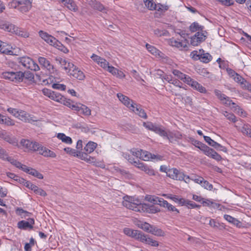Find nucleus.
Returning <instances> with one entry per match:
<instances>
[{"label":"nucleus","mask_w":251,"mask_h":251,"mask_svg":"<svg viewBox=\"0 0 251 251\" xmlns=\"http://www.w3.org/2000/svg\"><path fill=\"white\" fill-rule=\"evenodd\" d=\"M123 205L128 209L135 211H146L150 213H156L160 211L159 208L154 205L141 203V201L133 197L128 196L123 198Z\"/></svg>","instance_id":"obj_1"},{"label":"nucleus","mask_w":251,"mask_h":251,"mask_svg":"<svg viewBox=\"0 0 251 251\" xmlns=\"http://www.w3.org/2000/svg\"><path fill=\"white\" fill-rule=\"evenodd\" d=\"M33 0H12L8 3L11 8L17 9L20 12H28L32 7Z\"/></svg>","instance_id":"obj_2"},{"label":"nucleus","mask_w":251,"mask_h":251,"mask_svg":"<svg viewBox=\"0 0 251 251\" xmlns=\"http://www.w3.org/2000/svg\"><path fill=\"white\" fill-rule=\"evenodd\" d=\"M0 27L7 31L15 33L16 35L25 38L28 37L29 36L28 32L22 30L18 27L8 22L0 23Z\"/></svg>","instance_id":"obj_3"},{"label":"nucleus","mask_w":251,"mask_h":251,"mask_svg":"<svg viewBox=\"0 0 251 251\" xmlns=\"http://www.w3.org/2000/svg\"><path fill=\"white\" fill-rule=\"evenodd\" d=\"M2 76L6 79L15 82H20L24 80V75L21 71H6L2 73Z\"/></svg>","instance_id":"obj_4"},{"label":"nucleus","mask_w":251,"mask_h":251,"mask_svg":"<svg viewBox=\"0 0 251 251\" xmlns=\"http://www.w3.org/2000/svg\"><path fill=\"white\" fill-rule=\"evenodd\" d=\"M18 62L25 68L34 71H37L40 70V68L38 64L29 57L23 56L19 58Z\"/></svg>","instance_id":"obj_5"},{"label":"nucleus","mask_w":251,"mask_h":251,"mask_svg":"<svg viewBox=\"0 0 251 251\" xmlns=\"http://www.w3.org/2000/svg\"><path fill=\"white\" fill-rule=\"evenodd\" d=\"M131 151L134 156L144 161H149L150 159H155L156 157L155 155L152 154L151 153L147 151H144L142 150H137L133 149L131 150Z\"/></svg>","instance_id":"obj_6"},{"label":"nucleus","mask_w":251,"mask_h":251,"mask_svg":"<svg viewBox=\"0 0 251 251\" xmlns=\"http://www.w3.org/2000/svg\"><path fill=\"white\" fill-rule=\"evenodd\" d=\"M0 138L13 146H18V145L17 139L11 133L5 130H0Z\"/></svg>","instance_id":"obj_7"},{"label":"nucleus","mask_w":251,"mask_h":251,"mask_svg":"<svg viewBox=\"0 0 251 251\" xmlns=\"http://www.w3.org/2000/svg\"><path fill=\"white\" fill-rule=\"evenodd\" d=\"M207 32H197L191 38V44L193 46H197L201 43L205 41L207 37Z\"/></svg>","instance_id":"obj_8"},{"label":"nucleus","mask_w":251,"mask_h":251,"mask_svg":"<svg viewBox=\"0 0 251 251\" xmlns=\"http://www.w3.org/2000/svg\"><path fill=\"white\" fill-rule=\"evenodd\" d=\"M38 62L40 65L47 69L50 73L57 74V70L54 66L51 64L50 61L44 57H38Z\"/></svg>","instance_id":"obj_9"},{"label":"nucleus","mask_w":251,"mask_h":251,"mask_svg":"<svg viewBox=\"0 0 251 251\" xmlns=\"http://www.w3.org/2000/svg\"><path fill=\"white\" fill-rule=\"evenodd\" d=\"M39 34L42 39L51 46H55V45H57V44H60V42H59L54 37L49 34L46 32L40 30L39 32Z\"/></svg>","instance_id":"obj_10"},{"label":"nucleus","mask_w":251,"mask_h":251,"mask_svg":"<svg viewBox=\"0 0 251 251\" xmlns=\"http://www.w3.org/2000/svg\"><path fill=\"white\" fill-rule=\"evenodd\" d=\"M129 109L142 118L146 119L148 118L147 114L142 108L141 105L134 101H132Z\"/></svg>","instance_id":"obj_11"},{"label":"nucleus","mask_w":251,"mask_h":251,"mask_svg":"<svg viewBox=\"0 0 251 251\" xmlns=\"http://www.w3.org/2000/svg\"><path fill=\"white\" fill-rule=\"evenodd\" d=\"M143 126L149 130L154 131L155 133L159 134L160 136L164 135L165 130L161 127L157 126L154 125L153 123L147 122H144Z\"/></svg>","instance_id":"obj_12"},{"label":"nucleus","mask_w":251,"mask_h":251,"mask_svg":"<svg viewBox=\"0 0 251 251\" xmlns=\"http://www.w3.org/2000/svg\"><path fill=\"white\" fill-rule=\"evenodd\" d=\"M167 176L176 180H182L184 177V174L177 169H169L167 172Z\"/></svg>","instance_id":"obj_13"},{"label":"nucleus","mask_w":251,"mask_h":251,"mask_svg":"<svg viewBox=\"0 0 251 251\" xmlns=\"http://www.w3.org/2000/svg\"><path fill=\"white\" fill-rule=\"evenodd\" d=\"M36 151H38L39 153L46 157L55 158L56 156L55 153L48 148L42 146L39 144Z\"/></svg>","instance_id":"obj_14"},{"label":"nucleus","mask_w":251,"mask_h":251,"mask_svg":"<svg viewBox=\"0 0 251 251\" xmlns=\"http://www.w3.org/2000/svg\"><path fill=\"white\" fill-rule=\"evenodd\" d=\"M67 74L80 80H83L85 77L83 73L75 66H74L70 71H67Z\"/></svg>","instance_id":"obj_15"},{"label":"nucleus","mask_w":251,"mask_h":251,"mask_svg":"<svg viewBox=\"0 0 251 251\" xmlns=\"http://www.w3.org/2000/svg\"><path fill=\"white\" fill-rule=\"evenodd\" d=\"M164 135H161L162 137L166 138L171 143H174L177 141V140L181 139L182 135L179 132H167L165 130Z\"/></svg>","instance_id":"obj_16"},{"label":"nucleus","mask_w":251,"mask_h":251,"mask_svg":"<svg viewBox=\"0 0 251 251\" xmlns=\"http://www.w3.org/2000/svg\"><path fill=\"white\" fill-rule=\"evenodd\" d=\"M35 221L33 218H28L27 221H21L18 223V227L20 229L26 230L27 229H32L33 228V225Z\"/></svg>","instance_id":"obj_17"},{"label":"nucleus","mask_w":251,"mask_h":251,"mask_svg":"<svg viewBox=\"0 0 251 251\" xmlns=\"http://www.w3.org/2000/svg\"><path fill=\"white\" fill-rule=\"evenodd\" d=\"M139 241L152 247H158L159 245L158 241L153 239L149 235H146L143 232H142Z\"/></svg>","instance_id":"obj_18"},{"label":"nucleus","mask_w":251,"mask_h":251,"mask_svg":"<svg viewBox=\"0 0 251 251\" xmlns=\"http://www.w3.org/2000/svg\"><path fill=\"white\" fill-rule=\"evenodd\" d=\"M56 62L61 65V67L64 69L66 72L70 71V70L75 66L72 63L69 61L68 60L63 59L61 57H56L55 58Z\"/></svg>","instance_id":"obj_19"},{"label":"nucleus","mask_w":251,"mask_h":251,"mask_svg":"<svg viewBox=\"0 0 251 251\" xmlns=\"http://www.w3.org/2000/svg\"><path fill=\"white\" fill-rule=\"evenodd\" d=\"M38 143L32 142L28 140L23 139L21 140L20 144L29 151H36L39 146Z\"/></svg>","instance_id":"obj_20"},{"label":"nucleus","mask_w":251,"mask_h":251,"mask_svg":"<svg viewBox=\"0 0 251 251\" xmlns=\"http://www.w3.org/2000/svg\"><path fill=\"white\" fill-rule=\"evenodd\" d=\"M125 234L139 241L142 232L138 230H133L129 228H125L124 229Z\"/></svg>","instance_id":"obj_21"},{"label":"nucleus","mask_w":251,"mask_h":251,"mask_svg":"<svg viewBox=\"0 0 251 251\" xmlns=\"http://www.w3.org/2000/svg\"><path fill=\"white\" fill-rule=\"evenodd\" d=\"M169 44L173 47L177 48L180 50L187 47V42L185 40L179 41L174 38L170 39Z\"/></svg>","instance_id":"obj_22"},{"label":"nucleus","mask_w":251,"mask_h":251,"mask_svg":"<svg viewBox=\"0 0 251 251\" xmlns=\"http://www.w3.org/2000/svg\"><path fill=\"white\" fill-rule=\"evenodd\" d=\"M146 46L148 50L153 55L160 58H165V54L154 47L148 44H147Z\"/></svg>","instance_id":"obj_23"},{"label":"nucleus","mask_w":251,"mask_h":251,"mask_svg":"<svg viewBox=\"0 0 251 251\" xmlns=\"http://www.w3.org/2000/svg\"><path fill=\"white\" fill-rule=\"evenodd\" d=\"M117 97L119 100L127 107L129 109L130 108V105L132 104V100H130L128 97L124 95L122 93H118L117 94Z\"/></svg>","instance_id":"obj_24"},{"label":"nucleus","mask_w":251,"mask_h":251,"mask_svg":"<svg viewBox=\"0 0 251 251\" xmlns=\"http://www.w3.org/2000/svg\"><path fill=\"white\" fill-rule=\"evenodd\" d=\"M145 200L152 203L153 204H158L161 206L162 201L163 200V199L154 196L147 195L145 197Z\"/></svg>","instance_id":"obj_25"},{"label":"nucleus","mask_w":251,"mask_h":251,"mask_svg":"<svg viewBox=\"0 0 251 251\" xmlns=\"http://www.w3.org/2000/svg\"><path fill=\"white\" fill-rule=\"evenodd\" d=\"M50 99L61 103L66 104L65 103V98L57 92L53 91L51 96Z\"/></svg>","instance_id":"obj_26"},{"label":"nucleus","mask_w":251,"mask_h":251,"mask_svg":"<svg viewBox=\"0 0 251 251\" xmlns=\"http://www.w3.org/2000/svg\"><path fill=\"white\" fill-rule=\"evenodd\" d=\"M0 124H4L7 126H13L15 125V122L10 117L2 115L0 119Z\"/></svg>","instance_id":"obj_27"},{"label":"nucleus","mask_w":251,"mask_h":251,"mask_svg":"<svg viewBox=\"0 0 251 251\" xmlns=\"http://www.w3.org/2000/svg\"><path fill=\"white\" fill-rule=\"evenodd\" d=\"M224 219L229 223L233 224L237 227H240L242 226V223L237 219L228 215L225 214L224 216Z\"/></svg>","instance_id":"obj_28"},{"label":"nucleus","mask_w":251,"mask_h":251,"mask_svg":"<svg viewBox=\"0 0 251 251\" xmlns=\"http://www.w3.org/2000/svg\"><path fill=\"white\" fill-rule=\"evenodd\" d=\"M11 46L5 42H3L0 48V52L2 53L6 54H11L13 53L11 50Z\"/></svg>","instance_id":"obj_29"},{"label":"nucleus","mask_w":251,"mask_h":251,"mask_svg":"<svg viewBox=\"0 0 251 251\" xmlns=\"http://www.w3.org/2000/svg\"><path fill=\"white\" fill-rule=\"evenodd\" d=\"M203 28L204 27L203 26L200 25L197 22L193 23L189 26V30L192 32H196L197 31L198 32H204L203 31Z\"/></svg>","instance_id":"obj_30"},{"label":"nucleus","mask_w":251,"mask_h":251,"mask_svg":"<svg viewBox=\"0 0 251 251\" xmlns=\"http://www.w3.org/2000/svg\"><path fill=\"white\" fill-rule=\"evenodd\" d=\"M88 3L93 8L102 11L104 10V6L100 3L92 0H87Z\"/></svg>","instance_id":"obj_31"},{"label":"nucleus","mask_w":251,"mask_h":251,"mask_svg":"<svg viewBox=\"0 0 251 251\" xmlns=\"http://www.w3.org/2000/svg\"><path fill=\"white\" fill-rule=\"evenodd\" d=\"M180 204H181L182 205H185L187 206L189 208H194L200 207V205H197L195 202L189 200H186L184 199H182L180 200Z\"/></svg>","instance_id":"obj_32"},{"label":"nucleus","mask_w":251,"mask_h":251,"mask_svg":"<svg viewBox=\"0 0 251 251\" xmlns=\"http://www.w3.org/2000/svg\"><path fill=\"white\" fill-rule=\"evenodd\" d=\"M97 144L93 142H88L84 147V150L87 153L92 152L96 148Z\"/></svg>","instance_id":"obj_33"},{"label":"nucleus","mask_w":251,"mask_h":251,"mask_svg":"<svg viewBox=\"0 0 251 251\" xmlns=\"http://www.w3.org/2000/svg\"><path fill=\"white\" fill-rule=\"evenodd\" d=\"M161 206H163L164 207H167L168 210L173 212H176V213H179V211L173 205L169 203L167 201L164 200L162 201V203L161 204Z\"/></svg>","instance_id":"obj_34"},{"label":"nucleus","mask_w":251,"mask_h":251,"mask_svg":"<svg viewBox=\"0 0 251 251\" xmlns=\"http://www.w3.org/2000/svg\"><path fill=\"white\" fill-rule=\"evenodd\" d=\"M150 233L157 236H164L165 235V233L162 229L154 226H152Z\"/></svg>","instance_id":"obj_35"},{"label":"nucleus","mask_w":251,"mask_h":251,"mask_svg":"<svg viewBox=\"0 0 251 251\" xmlns=\"http://www.w3.org/2000/svg\"><path fill=\"white\" fill-rule=\"evenodd\" d=\"M191 87L201 93H205L206 91L204 87L195 80L192 82Z\"/></svg>","instance_id":"obj_36"},{"label":"nucleus","mask_w":251,"mask_h":251,"mask_svg":"<svg viewBox=\"0 0 251 251\" xmlns=\"http://www.w3.org/2000/svg\"><path fill=\"white\" fill-rule=\"evenodd\" d=\"M57 137L64 143L69 144H71L72 143V140L71 138L69 136H67L64 133H58L57 134Z\"/></svg>","instance_id":"obj_37"},{"label":"nucleus","mask_w":251,"mask_h":251,"mask_svg":"<svg viewBox=\"0 0 251 251\" xmlns=\"http://www.w3.org/2000/svg\"><path fill=\"white\" fill-rule=\"evenodd\" d=\"M233 110L240 116L245 117L247 116V113L242 108L236 104L232 107Z\"/></svg>","instance_id":"obj_38"},{"label":"nucleus","mask_w":251,"mask_h":251,"mask_svg":"<svg viewBox=\"0 0 251 251\" xmlns=\"http://www.w3.org/2000/svg\"><path fill=\"white\" fill-rule=\"evenodd\" d=\"M79 113L82 114L85 116H89L91 114V110L86 105L83 104L80 105Z\"/></svg>","instance_id":"obj_39"},{"label":"nucleus","mask_w":251,"mask_h":251,"mask_svg":"<svg viewBox=\"0 0 251 251\" xmlns=\"http://www.w3.org/2000/svg\"><path fill=\"white\" fill-rule=\"evenodd\" d=\"M69 9L75 12L77 10V6L73 0H68L66 4H64Z\"/></svg>","instance_id":"obj_40"},{"label":"nucleus","mask_w":251,"mask_h":251,"mask_svg":"<svg viewBox=\"0 0 251 251\" xmlns=\"http://www.w3.org/2000/svg\"><path fill=\"white\" fill-rule=\"evenodd\" d=\"M153 225H151L146 222H141L138 224V227L143 230L150 233V231L151 230Z\"/></svg>","instance_id":"obj_41"},{"label":"nucleus","mask_w":251,"mask_h":251,"mask_svg":"<svg viewBox=\"0 0 251 251\" xmlns=\"http://www.w3.org/2000/svg\"><path fill=\"white\" fill-rule=\"evenodd\" d=\"M202 55L200 58L199 60L203 63H208L212 58V56L209 53H205Z\"/></svg>","instance_id":"obj_42"},{"label":"nucleus","mask_w":251,"mask_h":251,"mask_svg":"<svg viewBox=\"0 0 251 251\" xmlns=\"http://www.w3.org/2000/svg\"><path fill=\"white\" fill-rule=\"evenodd\" d=\"M223 114L230 121L233 123H235L236 122V117L233 114L229 113L227 111H224Z\"/></svg>","instance_id":"obj_43"},{"label":"nucleus","mask_w":251,"mask_h":251,"mask_svg":"<svg viewBox=\"0 0 251 251\" xmlns=\"http://www.w3.org/2000/svg\"><path fill=\"white\" fill-rule=\"evenodd\" d=\"M241 132L244 135L251 138V128L248 125H244L241 128Z\"/></svg>","instance_id":"obj_44"},{"label":"nucleus","mask_w":251,"mask_h":251,"mask_svg":"<svg viewBox=\"0 0 251 251\" xmlns=\"http://www.w3.org/2000/svg\"><path fill=\"white\" fill-rule=\"evenodd\" d=\"M190 140L193 145H194L196 147L199 148L201 150L203 147H204V146L205 145L204 144L198 140H196L193 138H190Z\"/></svg>","instance_id":"obj_45"},{"label":"nucleus","mask_w":251,"mask_h":251,"mask_svg":"<svg viewBox=\"0 0 251 251\" xmlns=\"http://www.w3.org/2000/svg\"><path fill=\"white\" fill-rule=\"evenodd\" d=\"M201 151H202L206 155L210 157L214 151L213 149L209 148L206 145L203 147Z\"/></svg>","instance_id":"obj_46"},{"label":"nucleus","mask_w":251,"mask_h":251,"mask_svg":"<svg viewBox=\"0 0 251 251\" xmlns=\"http://www.w3.org/2000/svg\"><path fill=\"white\" fill-rule=\"evenodd\" d=\"M146 6L150 10H152L155 9L156 4L151 0H144Z\"/></svg>","instance_id":"obj_47"},{"label":"nucleus","mask_w":251,"mask_h":251,"mask_svg":"<svg viewBox=\"0 0 251 251\" xmlns=\"http://www.w3.org/2000/svg\"><path fill=\"white\" fill-rule=\"evenodd\" d=\"M201 203L202 204V205L203 206H209L213 204H214L215 205V206H216L217 208H219L220 206V205L219 204L214 203L213 202L209 200L204 199L203 198L202 200Z\"/></svg>","instance_id":"obj_48"},{"label":"nucleus","mask_w":251,"mask_h":251,"mask_svg":"<svg viewBox=\"0 0 251 251\" xmlns=\"http://www.w3.org/2000/svg\"><path fill=\"white\" fill-rule=\"evenodd\" d=\"M169 7L167 5H163L160 3L156 4L155 9L154 10H156L158 11L165 12L168 10Z\"/></svg>","instance_id":"obj_49"},{"label":"nucleus","mask_w":251,"mask_h":251,"mask_svg":"<svg viewBox=\"0 0 251 251\" xmlns=\"http://www.w3.org/2000/svg\"><path fill=\"white\" fill-rule=\"evenodd\" d=\"M233 79L235 81L240 83V84L242 85H243L244 82H245V79L243 78L241 75H238V74H236L233 77Z\"/></svg>","instance_id":"obj_50"},{"label":"nucleus","mask_w":251,"mask_h":251,"mask_svg":"<svg viewBox=\"0 0 251 251\" xmlns=\"http://www.w3.org/2000/svg\"><path fill=\"white\" fill-rule=\"evenodd\" d=\"M24 75V79H27L29 81H32L34 79V75L33 73L29 71H27L23 73Z\"/></svg>","instance_id":"obj_51"},{"label":"nucleus","mask_w":251,"mask_h":251,"mask_svg":"<svg viewBox=\"0 0 251 251\" xmlns=\"http://www.w3.org/2000/svg\"><path fill=\"white\" fill-rule=\"evenodd\" d=\"M16 118H19L21 120H26L27 119V114L23 110H19L18 115Z\"/></svg>","instance_id":"obj_52"},{"label":"nucleus","mask_w":251,"mask_h":251,"mask_svg":"<svg viewBox=\"0 0 251 251\" xmlns=\"http://www.w3.org/2000/svg\"><path fill=\"white\" fill-rule=\"evenodd\" d=\"M30 175L39 178V179H43V176L42 174L40 173L38 171L36 170L35 169H32V170L30 171Z\"/></svg>","instance_id":"obj_53"},{"label":"nucleus","mask_w":251,"mask_h":251,"mask_svg":"<svg viewBox=\"0 0 251 251\" xmlns=\"http://www.w3.org/2000/svg\"><path fill=\"white\" fill-rule=\"evenodd\" d=\"M201 185L202 187L207 190H211L213 188L212 185L204 179L203 180L202 183H201Z\"/></svg>","instance_id":"obj_54"},{"label":"nucleus","mask_w":251,"mask_h":251,"mask_svg":"<svg viewBox=\"0 0 251 251\" xmlns=\"http://www.w3.org/2000/svg\"><path fill=\"white\" fill-rule=\"evenodd\" d=\"M222 102L227 106H229L231 104L233 106L235 105L236 104L232 102V101L230 99V98L226 96L225 97V99L222 100Z\"/></svg>","instance_id":"obj_55"},{"label":"nucleus","mask_w":251,"mask_h":251,"mask_svg":"<svg viewBox=\"0 0 251 251\" xmlns=\"http://www.w3.org/2000/svg\"><path fill=\"white\" fill-rule=\"evenodd\" d=\"M64 150L66 153L73 156H76V154H77L78 152V151H76L75 150L69 147L64 148Z\"/></svg>","instance_id":"obj_56"},{"label":"nucleus","mask_w":251,"mask_h":251,"mask_svg":"<svg viewBox=\"0 0 251 251\" xmlns=\"http://www.w3.org/2000/svg\"><path fill=\"white\" fill-rule=\"evenodd\" d=\"M116 170L126 178H129L131 177V174L126 170H123L120 168Z\"/></svg>","instance_id":"obj_57"},{"label":"nucleus","mask_w":251,"mask_h":251,"mask_svg":"<svg viewBox=\"0 0 251 251\" xmlns=\"http://www.w3.org/2000/svg\"><path fill=\"white\" fill-rule=\"evenodd\" d=\"M101 67L105 70H107L109 67V63L104 58H102L98 64Z\"/></svg>","instance_id":"obj_58"},{"label":"nucleus","mask_w":251,"mask_h":251,"mask_svg":"<svg viewBox=\"0 0 251 251\" xmlns=\"http://www.w3.org/2000/svg\"><path fill=\"white\" fill-rule=\"evenodd\" d=\"M209 225L215 229L220 228L221 225L214 219H210L209 222Z\"/></svg>","instance_id":"obj_59"},{"label":"nucleus","mask_w":251,"mask_h":251,"mask_svg":"<svg viewBox=\"0 0 251 251\" xmlns=\"http://www.w3.org/2000/svg\"><path fill=\"white\" fill-rule=\"evenodd\" d=\"M183 82L186 83L187 84L190 85L191 86L192 82L194 81L193 79H192L189 76L184 75L183 76V79H182Z\"/></svg>","instance_id":"obj_60"},{"label":"nucleus","mask_w":251,"mask_h":251,"mask_svg":"<svg viewBox=\"0 0 251 251\" xmlns=\"http://www.w3.org/2000/svg\"><path fill=\"white\" fill-rule=\"evenodd\" d=\"M0 158L3 160L7 159V160L9 158L8 157V154L5 150L2 148L0 150Z\"/></svg>","instance_id":"obj_61"},{"label":"nucleus","mask_w":251,"mask_h":251,"mask_svg":"<svg viewBox=\"0 0 251 251\" xmlns=\"http://www.w3.org/2000/svg\"><path fill=\"white\" fill-rule=\"evenodd\" d=\"M134 165L142 171H144L147 167L144 163L140 162L139 160H137V161H134Z\"/></svg>","instance_id":"obj_62"},{"label":"nucleus","mask_w":251,"mask_h":251,"mask_svg":"<svg viewBox=\"0 0 251 251\" xmlns=\"http://www.w3.org/2000/svg\"><path fill=\"white\" fill-rule=\"evenodd\" d=\"M172 73L176 76L178 78L182 80L183 79V76H184V74L181 73L180 71L177 70H173L172 71Z\"/></svg>","instance_id":"obj_63"},{"label":"nucleus","mask_w":251,"mask_h":251,"mask_svg":"<svg viewBox=\"0 0 251 251\" xmlns=\"http://www.w3.org/2000/svg\"><path fill=\"white\" fill-rule=\"evenodd\" d=\"M205 141L208 143L209 146L213 147L215 144L216 142L212 140L210 137L207 136H203Z\"/></svg>","instance_id":"obj_64"}]
</instances>
